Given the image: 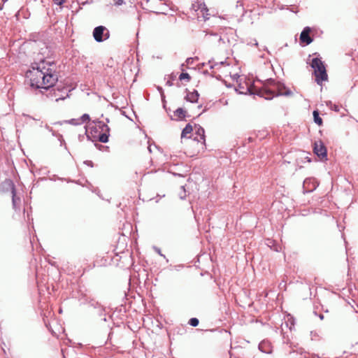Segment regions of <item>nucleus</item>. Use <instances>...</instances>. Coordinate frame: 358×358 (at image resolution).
<instances>
[{
    "label": "nucleus",
    "mask_w": 358,
    "mask_h": 358,
    "mask_svg": "<svg viewBox=\"0 0 358 358\" xmlns=\"http://www.w3.org/2000/svg\"><path fill=\"white\" fill-rule=\"evenodd\" d=\"M248 91H249L251 94H255L254 92H250V89H248Z\"/></svg>",
    "instance_id": "72a5a7b5"
},
{
    "label": "nucleus",
    "mask_w": 358,
    "mask_h": 358,
    "mask_svg": "<svg viewBox=\"0 0 358 358\" xmlns=\"http://www.w3.org/2000/svg\"><path fill=\"white\" fill-rule=\"evenodd\" d=\"M115 3V5H117V6H120V5H122L124 1L123 0H113Z\"/></svg>",
    "instance_id": "393cba45"
},
{
    "label": "nucleus",
    "mask_w": 358,
    "mask_h": 358,
    "mask_svg": "<svg viewBox=\"0 0 358 358\" xmlns=\"http://www.w3.org/2000/svg\"><path fill=\"white\" fill-rule=\"evenodd\" d=\"M313 151L321 159L327 157V148L321 141L314 143Z\"/></svg>",
    "instance_id": "9d476101"
},
{
    "label": "nucleus",
    "mask_w": 358,
    "mask_h": 358,
    "mask_svg": "<svg viewBox=\"0 0 358 358\" xmlns=\"http://www.w3.org/2000/svg\"><path fill=\"white\" fill-rule=\"evenodd\" d=\"M54 3L58 6H61L64 3V0H52Z\"/></svg>",
    "instance_id": "b1692460"
},
{
    "label": "nucleus",
    "mask_w": 358,
    "mask_h": 358,
    "mask_svg": "<svg viewBox=\"0 0 358 358\" xmlns=\"http://www.w3.org/2000/svg\"><path fill=\"white\" fill-rule=\"evenodd\" d=\"M86 163H87V165L92 166V162L87 161Z\"/></svg>",
    "instance_id": "c756f323"
},
{
    "label": "nucleus",
    "mask_w": 358,
    "mask_h": 358,
    "mask_svg": "<svg viewBox=\"0 0 358 358\" xmlns=\"http://www.w3.org/2000/svg\"><path fill=\"white\" fill-rule=\"evenodd\" d=\"M166 85H169V86H171L172 85V83L169 80V81L166 82Z\"/></svg>",
    "instance_id": "7c9ffc66"
},
{
    "label": "nucleus",
    "mask_w": 358,
    "mask_h": 358,
    "mask_svg": "<svg viewBox=\"0 0 358 358\" xmlns=\"http://www.w3.org/2000/svg\"><path fill=\"white\" fill-rule=\"evenodd\" d=\"M317 186L318 183L314 178H306L303 183V192L305 193L311 192L315 190Z\"/></svg>",
    "instance_id": "9b49d317"
},
{
    "label": "nucleus",
    "mask_w": 358,
    "mask_h": 358,
    "mask_svg": "<svg viewBox=\"0 0 358 358\" xmlns=\"http://www.w3.org/2000/svg\"><path fill=\"white\" fill-rule=\"evenodd\" d=\"M2 187L3 189L6 190H10L12 194V203L13 207L15 210H17L18 208V205L20 203V199L19 197L16 196V190H15V186L13 183V182L11 180H6L2 183Z\"/></svg>",
    "instance_id": "39448f33"
},
{
    "label": "nucleus",
    "mask_w": 358,
    "mask_h": 358,
    "mask_svg": "<svg viewBox=\"0 0 358 358\" xmlns=\"http://www.w3.org/2000/svg\"><path fill=\"white\" fill-rule=\"evenodd\" d=\"M230 358H231V357H230Z\"/></svg>",
    "instance_id": "e433bc0d"
},
{
    "label": "nucleus",
    "mask_w": 358,
    "mask_h": 358,
    "mask_svg": "<svg viewBox=\"0 0 358 358\" xmlns=\"http://www.w3.org/2000/svg\"><path fill=\"white\" fill-rule=\"evenodd\" d=\"M179 79L180 80H185L186 79L187 81H189L190 79H191V77L187 73H182L180 76H179Z\"/></svg>",
    "instance_id": "aec40b11"
},
{
    "label": "nucleus",
    "mask_w": 358,
    "mask_h": 358,
    "mask_svg": "<svg viewBox=\"0 0 358 358\" xmlns=\"http://www.w3.org/2000/svg\"><path fill=\"white\" fill-rule=\"evenodd\" d=\"M71 122H72L74 124H81L79 119L78 120L72 119L71 120Z\"/></svg>",
    "instance_id": "a878e982"
},
{
    "label": "nucleus",
    "mask_w": 358,
    "mask_h": 358,
    "mask_svg": "<svg viewBox=\"0 0 358 358\" xmlns=\"http://www.w3.org/2000/svg\"><path fill=\"white\" fill-rule=\"evenodd\" d=\"M333 105L334 104L332 103V102L331 101H329L327 102V106L330 107V108H331Z\"/></svg>",
    "instance_id": "c85d7f7f"
},
{
    "label": "nucleus",
    "mask_w": 358,
    "mask_h": 358,
    "mask_svg": "<svg viewBox=\"0 0 358 358\" xmlns=\"http://www.w3.org/2000/svg\"><path fill=\"white\" fill-rule=\"evenodd\" d=\"M87 137L88 139H90V136L87 135Z\"/></svg>",
    "instance_id": "c9c22d12"
},
{
    "label": "nucleus",
    "mask_w": 358,
    "mask_h": 358,
    "mask_svg": "<svg viewBox=\"0 0 358 358\" xmlns=\"http://www.w3.org/2000/svg\"><path fill=\"white\" fill-rule=\"evenodd\" d=\"M194 140L202 143H205V131L200 125H196Z\"/></svg>",
    "instance_id": "ddd939ff"
},
{
    "label": "nucleus",
    "mask_w": 358,
    "mask_h": 358,
    "mask_svg": "<svg viewBox=\"0 0 358 358\" xmlns=\"http://www.w3.org/2000/svg\"><path fill=\"white\" fill-rule=\"evenodd\" d=\"M106 122H109V119L108 118H106Z\"/></svg>",
    "instance_id": "473e14b6"
},
{
    "label": "nucleus",
    "mask_w": 358,
    "mask_h": 358,
    "mask_svg": "<svg viewBox=\"0 0 358 358\" xmlns=\"http://www.w3.org/2000/svg\"><path fill=\"white\" fill-rule=\"evenodd\" d=\"M199 320L196 317H192L189 320V324L192 327H196L199 324Z\"/></svg>",
    "instance_id": "412c9836"
},
{
    "label": "nucleus",
    "mask_w": 358,
    "mask_h": 358,
    "mask_svg": "<svg viewBox=\"0 0 358 358\" xmlns=\"http://www.w3.org/2000/svg\"><path fill=\"white\" fill-rule=\"evenodd\" d=\"M145 8L148 10L159 13H161V6L163 5L162 0H145Z\"/></svg>",
    "instance_id": "1a4fd4ad"
},
{
    "label": "nucleus",
    "mask_w": 358,
    "mask_h": 358,
    "mask_svg": "<svg viewBox=\"0 0 358 358\" xmlns=\"http://www.w3.org/2000/svg\"><path fill=\"white\" fill-rule=\"evenodd\" d=\"M79 120L80 123L85 122L90 120V115L88 114H83Z\"/></svg>",
    "instance_id": "4be33fe9"
},
{
    "label": "nucleus",
    "mask_w": 358,
    "mask_h": 358,
    "mask_svg": "<svg viewBox=\"0 0 358 358\" xmlns=\"http://www.w3.org/2000/svg\"><path fill=\"white\" fill-rule=\"evenodd\" d=\"M201 12L202 13L203 15V17H204V20H207L209 19V14L208 13V9L207 8V7L206 6L205 4H203V6L201 8Z\"/></svg>",
    "instance_id": "6ab92c4d"
},
{
    "label": "nucleus",
    "mask_w": 358,
    "mask_h": 358,
    "mask_svg": "<svg viewBox=\"0 0 358 358\" xmlns=\"http://www.w3.org/2000/svg\"><path fill=\"white\" fill-rule=\"evenodd\" d=\"M311 67L314 69L315 81L317 84H321L322 81L328 79V76L323 62L320 58L315 57L312 59Z\"/></svg>",
    "instance_id": "20e7f679"
},
{
    "label": "nucleus",
    "mask_w": 358,
    "mask_h": 358,
    "mask_svg": "<svg viewBox=\"0 0 358 358\" xmlns=\"http://www.w3.org/2000/svg\"><path fill=\"white\" fill-rule=\"evenodd\" d=\"M331 108L336 112H338L340 110L339 106H338L336 104H334Z\"/></svg>",
    "instance_id": "5701e85b"
},
{
    "label": "nucleus",
    "mask_w": 358,
    "mask_h": 358,
    "mask_svg": "<svg viewBox=\"0 0 358 358\" xmlns=\"http://www.w3.org/2000/svg\"><path fill=\"white\" fill-rule=\"evenodd\" d=\"M313 115L314 117V122L319 126H321L323 123V121L322 119L320 117L319 112L317 110H314Z\"/></svg>",
    "instance_id": "a211bd4d"
},
{
    "label": "nucleus",
    "mask_w": 358,
    "mask_h": 358,
    "mask_svg": "<svg viewBox=\"0 0 358 358\" xmlns=\"http://www.w3.org/2000/svg\"><path fill=\"white\" fill-rule=\"evenodd\" d=\"M186 111L182 108H178L174 111L175 116L177 117L178 120H182L185 117Z\"/></svg>",
    "instance_id": "2eb2a0df"
},
{
    "label": "nucleus",
    "mask_w": 358,
    "mask_h": 358,
    "mask_svg": "<svg viewBox=\"0 0 358 358\" xmlns=\"http://www.w3.org/2000/svg\"><path fill=\"white\" fill-rule=\"evenodd\" d=\"M256 94L265 99L270 100L274 96H289L292 94L289 90H287L284 84L276 82L274 80H266L263 86L259 88Z\"/></svg>",
    "instance_id": "f03ea898"
},
{
    "label": "nucleus",
    "mask_w": 358,
    "mask_h": 358,
    "mask_svg": "<svg viewBox=\"0 0 358 358\" xmlns=\"http://www.w3.org/2000/svg\"><path fill=\"white\" fill-rule=\"evenodd\" d=\"M320 318L321 320H322V319L324 318L323 315H320Z\"/></svg>",
    "instance_id": "2f4dec72"
},
{
    "label": "nucleus",
    "mask_w": 358,
    "mask_h": 358,
    "mask_svg": "<svg viewBox=\"0 0 358 358\" xmlns=\"http://www.w3.org/2000/svg\"><path fill=\"white\" fill-rule=\"evenodd\" d=\"M93 37L96 42L101 43L109 38L110 31L106 27L100 25L94 29Z\"/></svg>",
    "instance_id": "423d86ee"
},
{
    "label": "nucleus",
    "mask_w": 358,
    "mask_h": 358,
    "mask_svg": "<svg viewBox=\"0 0 358 358\" xmlns=\"http://www.w3.org/2000/svg\"><path fill=\"white\" fill-rule=\"evenodd\" d=\"M49 93L48 94V96L51 99H55V101H59V100H64L66 97L69 96V94L67 93V89L65 87L59 88V87H57V88L51 87L48 90Z\"/></svg>",
    "instance_id": "0eeeda50"
},
{
    "label": "nucleus",
    "mask_w": 358,
    "mask_h": 358,
    "mask_svg": "<svg viewBox=\"0 0 358 358\" xmlns=\"http://www.w3.org/2000/svg\"><path fill=\"white\" fill-rule=\"evenodd\" d=\"M31 70L27 71L26 77L29 80V85L32 88L44 89L48 90L54 87L58 78L55 71L44 66V62L36 64Z\"/></svg>",
    "instance_id": "f257e3e1"
},
{
    "label": "nucleus",
    "mask_w": 358,
    "mask_h": 358,
    "mask_svg": "<svg viewBox=\"0 0 358 358\" xmlns=\"http://www.w3.org/2000/svg\"><path fill=\"white\" fill-rule=\"evenodd\" d=\"M311 29L309 27H306L301 33L300 40L301 42L305 43L306 45H309L312 43L313 39L310 36Z\"/></svg>",
    "instance_id": "f8f14e48"
},
{
    "label": "nucleus",
    "mask_w": 358,
    "mask_h": 358,
    "mask_svg": "<svg viewBox=\"0 0 358 358\" xmlns=\"http://www.w3.org/2000/svg\"><path fill=\"white\" fill-rule=\"evenodd\" d=\"M97 127L101 129V134L99 136V141L101 143H107L110 136V128L107 124L102 121H96Z\"/></svg>",
    "instance_id": "6e6552de"
},
{
    "label": "nucleus",
    "mask_w": 358,
    "mask_h": 358,
    "mask_svg": "<svg viewBox=\"0 0 358 358\" xmlns=\"http://www.w3.org/2000/svg\"><path fill=\"white\" fill-rule=\"evenodd\" d=\"M199 92L196 91V90H194L193 92H189L186 96H185V99L187 101H189L191 103H196L198 101V99H199Z\"/></svg>",
    "instance_id": "4468645a"
},
{
    "label": "nucleus",
    "mask_w": 358,
    "mask_h": 358,
    "mask_svg": "<svg viewBox=\"0 0 358 358\" xmlns=\"http://www.w3.org/2000/svg\"><path fill=\"white\" fill-rule=\"evenodd\" d=\"M155 251H156V252H157L159 255H161V256H162V257H164V255H162V253L161 252V250H160L159 248H156V247H155Z\"/></svg>",
    "instance_id": "bb28decb"
},
{
    "label": "nucleus",
    "mask_w": 358,
    "mask_h": 358,
    "mask_svg": "<svg viewBox=\"0 0 358 358\" xmlns=\"http://www.w3.org/2000/svg\"><path fill=\"white\" fill-rule=\"evenodd\" d=\"M87 3V1H86V2H83V5H85V3Z\"/></svg>",
    "instance_id": "f704fd0d"
},
{
    "label": "nucleus",
    "mask_w": 358,
    "mask_h": 358,
    "mask_svg": "<svg viewBox=\"0 0 358 358\" xmlns=\"http://www.w3.org/2000/svg\"><path fill=\"white\" fill-rule=\"evenodd\" d=\"M259 349L264 352V353H270L271 352V350H270V348H269V345L268 344L265 342V341H263V342H261L259 345Z\"/></svg>",
    "instance_id": "f3484780"
},
{
    "label": "nucleus",
    "mask_w": 358,
    "mask_h": 358,
    "mask_svg": "<svg viewBox=\"0 0 358 358\" xmlns=\"http://www.w3.org/2000/svg\"><path fill=\"white\" fill-rule=\"evenodd\" d=\"M228 31L233 34V30L230 28L222 29V32L215 33L212 31H205L204 41L208 43L218 46L229 43L230 40L228 36Z\"/></svg>",
    "instance_id": "7ed1b4c3"
},
{
    "label": "nucleus",
    "mask_w": 358,
    "mask_h": 358,
    "mask_svg": "<svg viewBox=\"0 0 358 358\" xmlns=\"http://www.w3.org/2000/svg\"><path fill=\"white\" fill-rule=\"evenodd\" d=\"M192 131H193L192 126L190 124H187L182 131L181 138L187 137V135L191 134L192 132Z\"/></svg>",
    "instance_id": "dca6fc26"
},
{
    "label": "nucleus",
    "mask_w": 358,
    "mask_h": 358,
    "mask_svg": "<svg viewBox=\"0 0 358 358\" xmlns=\"http://www.w3.org/2000/svg\"><path fill=\"white\" fill-rule=\"evenodd\" d=\"M158 90H159V92H160V93H161V95H162V99H164V93H163L162 88V87H158Z\"/></svg>",
    "instance_id": "cd10ccee"
}]
</instances>
